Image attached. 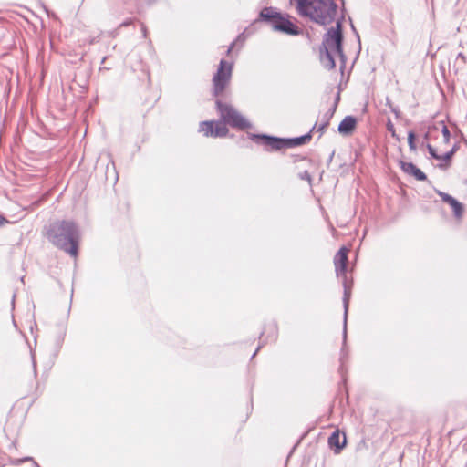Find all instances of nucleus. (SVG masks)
<instances>
[{"label":"nucleus","mask_w":467,"mask_h":467,"mask_svg":"<svg viewBox=\"0 0 467 467\" xmlns=\"http://www.w3.org/2000/svg\"><path fill=\"white\" fill-rule=\"evenodd\" d=\"M141 30H142L143 36H146L147 29L144 25H142Z\"/></svg>","instance_id":"obj_25"},{"label":"nucleus","mask_w":467,"mask_h":467,"mask_svg":"<svg viewBox=\"0 0 467 467\" xmlns=\"http://www.w3.org/2000/svg\"><path fill=\"white\" fill-rule=\"evenodd\" d=\"M392 112H394L396 115H398L399 113V110L395 109H391Z\"/></svg>","instance_id":"obj_27"},{"label":"nucleus","mask_w":467,"mask_h":467,"mask_svg":"<svg viewBox=\"0 0 467 467\" xmlns=\"http://www.w3.org/2000/svg\"><path fill=\"white\" fill-rule=\"evenodd\" d=\"M297 13L312 21L326 26L332 23L337 5L334 0H295Z\"/></svg>","instance_id":"obj_2"},{"label":"nucleus","mask_w":467,"mask_h":467,"mask_svg":"<svg viewBox=\"0 0 467 467\" xmlns=\"http://www.w3.org/2000/svg\"><path fill=\"white\" fill-rule=\"evenodd\" d=\"M200 131L204 136L224 137L228 133V129L222 121H202L200 124Z\"/></svg>","instance_id":"obj_9"},{"label":"nucleus","mask_w":467,"mask_h":467,"mask_svg":"<svg viewBox=\"0 0 467 467\" xmlns=\"http://www.w3.org/2000/svg\"><path fill=\"white\" fill-rule=\"evenodd\" d=\"M252 138L256 142L262 143L268 147L270 150H279L283 148H286V139H280L276 137L267 135H252Z\"/></svg>","instance_id":"obj_10"},{"label":"nucleus","mask_w":467,"mask_h":467,"mask_svg":"<svg viewBox=\"0 0 467 467\" xmlns=\"http://www.w3.org/2000/svg\"><path fill=\"white\" fill-rule=\"evenodd\" d=\"M217 109L220 113L223 123L228 124L233 128L244 130L250 128V123L232 106L223 104L220 100H216Z\"/></svg>","instance_id":"obj_6"},{"label":"nucleus","mask_w":467,"mask_h":467,"mask_svg":"<svg viewBox=\"0 0 467 467\" xmlns=\"http://www.w3.org/2000/svg\"><path fill=\"white\" fill-rule=\"evenodd\" d=\"M348 250L346 247H341L339 251L336 254L334 257V265L335 270L337 276H343L344 280V296H343V305H344V338L347 336V316L348 304L350 299V287L347 284L346 280V271H347V263H348Z\"/></svg>","instance_id":"obj_5"},{"label":"nucleus","mask_w":467,"mask_h":467,"mask_svg":"<svg viewBox=\"0 0 467 467\" xmlns=\"http://www.w3.org/2000/svg\"><path fill=\"white\" fill-rule=\"evenodd\" d=\"M233 73V63L221 59L218 69L213 78V95H221L229 85Z\"/></svg>","instance_id":"obj_8"},{"label":"nucleus","mask_w":467,"mask_h":467,"mask_svg":"<svg viewBox=\"0 0 467 467\" xmlns=\"http://www.w3.org/2000/svg\"><path fill=\"white\" fill-rule=\"evenodd\" d=\"M310 140H311L310 133H307V134L300 136V137L293 138V139H286V148H292V147L305 144L306 142L309 141Z\"/></svg>","instance_id":"obj_16"},{"label":"nucleus","mask_w":467,"mask_h":467,"mask_svg":"<svg viewBox=\"0 0 467 467\" xmlns=\"http://www.w3.org/2000/svg\"><path fill=\"white\" fill-rule=\"evenodd\" d=\"M456 149L453 147L450 151L446 152L443 156H441V160L448 161L451 158V156L454 154Z\"/></svg>","instance_id":"obj_20"},{"label":"nucleus","mask_w":467,"mask_h":467,"mask_svg":"<svg viewBox=\"0 0 467 467\" xmlns=\"http://www.w3.org/2000/svg\"><path fill=\"white\" fill-rule=\"evenodd\" d=\"M439 195L443 202H447L452 208L453 213L456 217H461L462 214V205L455 198L445 192H439Z\"/></svg>","instance_id":"obj_12"},{"label":"nucleus","mask_w":467,"mask_h":467,"mask_svg":"<svg viewBox=\"0 0 467 467\" xmlns=\"http://www.w3.org/2000/svg\"><path fill=\"white\" fill-rule=\"evenodd\" d=\"M346 444V437H341L338 431H334L328 438V445L334 450L335 453H339Z\"/></svg>","instance_id":"obj_13"},{"label":"nucleus","mask_w":467,"mask_h":467,"mask_svg":"<svg viewBox=\"0 0 467 467\" xmlns=\"http://www.w3.org/2000/svg\"><path fill=\"white\" fill-rule=\"evenodd\" d=\"M4 222H5V219L4 217H1V218H0V225H1Z\"/></svg>","instance_id":"obj_26"},{"label":"nucleus","mask_w":467,"mask_h":467,"mask_svg":"<svg viewBox=\"0 0 467 467\" xmlns=\"http://www.w3.org/2000/svg\"><path fill=\"white\" fill-rule=\"evenodd\" d=\"M427 149H428V151H429L430 155L433 159H436V160H441V156L437 154L435 149L431 144H427Z\"/></svg>","instance_id":"obj_19"},{"label":"nucleus","mask_w":467,"mask_h":467,"mask_svg":"<svg viewBox=\"0 0 467 467\" xmlns=\"http://www.w3.org/2000/svg\"><path fill=\"white\" fill-rule=\"evenodd\" d=\"M440 130L442 133L443 142L448 144L450 142L451 133L448 127L443 122H440L437 125H434L432 128H431L430 131L425 134V140H429V134L431 131H438Z\"/></svg>","instance_id":"obj_15"},{"label":"nucleus","mask_w":467,"mask_h":467,"mask_svg":"<svg viewBox=\"0 0 467 467\" xmlns=\"http://www.w3.org/2000/svg\"><path fill=\"white\" fill-rule=\"evenodd\" d=\"M357 120L352 116H347L343 119L338 126V131L341 134H349L356 127Z\"/></svg>","instance_id":"obj_14"},{"label":"nucleus","mask_w":467,"mask_h":467,"mask_svg":"<svg viewBox=\"0 0 467 467\" xmlns=\"http://www.w3.org/2000/svg\"><path fill=\"white\" fill-rule=\"evenodd\" d=\"M262 20L269 24L275 31L289 35H298V27L273 7H265L260 13Z\"/></svg>","instance_id":"obj_4"},{"label":"nucleus","mask_w":467,"mask_h":467,"mask_svg":"<svg viewBox=\"0 0 467 467\" xmlns=\"http://www.w3.org/2000/svg\"><path fill=\"white\" fill-rule=\"evenodd\" d=\"M399 164L404 173L413 176L418 181L427 180L426 174L412 162L400 161Z\"/></svg>","instance_id":"obj_11"},{"label":"nucleus","mask_w":467,"mask_h":467,"mask_svg":"<svg viewBox=\"0 0 467 467\" xmlns=\"http://www.w3.org/2000/svg\"><path fill=\"white\" fill-rule=\"evenodd\" d=\"M28 460H31V458L26 457V458H25V459L23 460V462H24V461H28Z\"/></svg>","instance_id":"obj_28"},{"label":"nucleus","mask_w":467,"mask_h":467,"mask_svg":"<svg viewBox=\"0 0 467 467\" xmlns=\"http://www.w3.org/2000/svg\"><path fill=\"white\" fill-rule=\"evenodd\" d=\"M415 134L413 131H410L408 134V144L410 150H416V144H415Z\"/></svg>","instance_id":"obj_18"},{"label":"nucleus","mask_w":467,"mask_h":467,"mask_svg":"<svg viewBox=\"0 0 467 467\" xmlns=\"http://www.w3.org/2000/svg\"><path fill=\"white\" fill-rule=\"evenodd\" d=\"M132 23V20L131 19H129L123 23L120 24V26H127L129 25H130Z\"/></svg>","instance_id":"obj_23"},{"label":"nucleus","mask_w":467,"mask_h":467,"mask_svg":"<svg viewBox=\"0 0 467 467\" xmlns=\"http://www.w3.org/2000/svg\"><path fill=\"white\" fill-rule=\"evenodd\" d=\"M457 59H461L462 63H466V57L462 53L457 55Z\"/></svg>","instance_id":"obj_22"},{"label":"nucleus","mask_w":467,"mask_h":467,"mask_svg":"<svg viewBox=\"0 0 467 467\" xmlns=\"http://www.w3.org/2000/svg\"><path fill=\"white\" fill-rule=\"evenodd\" d=\"M387 129L389 132H391V135L394 137L395 136V129H394V125L389 121L388 125H387Z\"/></svg>","instance_id":"obj_21"},{"label":"nucleus","mask_w":467,"mask_h":467,"mask_svg":"<svg viewBox=\"0 0 467 467\" xmlns=\"http://www.w3.org/2000/svg\"><path fill=\"white\" fill-rule=\"evenodd\" d=\"M258 349H259V348H257V349H256V351H255V352H254L253 357H254V355H256V353H257Z\"/></svg>","instance_id":"obj_29"},{"label":"nucleus","mask_w":467,"mask_h":467,"mask_svg":"<svg viewBox=\"0 0 467 467\" xmlns=\"http://www.w3.org/2000/svg\"><path fill=\"white\" fill-rule=\"evenodd\" d=\"M342 40L341 22L337 21V27L328 29L325 34L320 47V61L326 68L330 70L335 67L336 57L341 59L343 65L345 64L346 57L342 49Z\"/></svg>","instance_id":"obj_3"},{"label":"nucleus","mask_w":467,"mask_h":467,"mask_svg":"<svg viewBox=\"0 0 467 467\" xmlns=\"http://www.w3.org/2000/svg\"><path fill=\"white\" fill-rule=\"evenodd\" d=\"M47 235L57 248L73 257L78 255L79 231L75 223L71 221L55 222L50 224Z\"/></svg>","instance_id":"obj_1"},{"label":"nucleus","mask_w":467,"mask_h":467,"mask_svg":"<svg viewBox=\"0 0 467 467\" xmlns=\"http://www.w3.org/2000/svg\"><path fill=\"white\" fill-rule=\"evenodd\" d=\"M333 113H326L324 116V121L317 127V131H320L321 133L327 129V127L329 124V119L332 117Z\"/></svg>","instance_id":"obj_17"},{"label":"nucleus","mask_w":467,"mask_h":467,"mask_svg":"<svg viewBox=\"0 0 467 467\" xmlns=\"http://www.w3.org/2000/svg\"><path fill=\"white\" fill-rule=\"evenodd\" d=\"M234 47V42H233V43L229 46V47H228V49H227V51H226L227 55H230V53L232 52V50H233Z\"/></svg>","instance_id":"obj_24"},{"label":"nucleus","mask_w":467,"mask_h":467,"mask_svg":"<svg viewBox=\"0 0 467 467\" xmlns=\"http://www.w3.org/2000/svg\"><path fill=\"white\" fill-rule=\"evenodd\" d=\"M217 109L220 113L223 123L228 124L233 128L244 130L250 128V123L232 106L223 104L220 100H216Z\"/></svg>","instance_id":"obj_7"}]
</instances>
